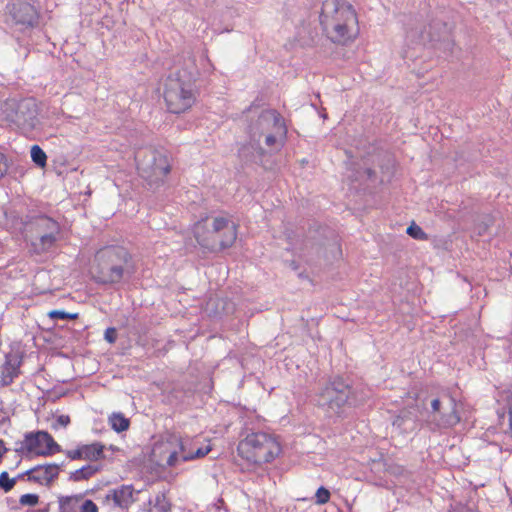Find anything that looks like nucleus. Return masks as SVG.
<instances>
[{
	"label": "nucleus",
	"mask_w": 512,
	"mask_h": 512,
	"mask_svg": "<svg viewBox=\"0 0 512 512\" xmlns=\"http://www.w3.org/2000/svg\"><path fill=\"white\" fill-rule=\"evenodd\" d=\"M199 70L193 57L184 58L174 66L164 84V100L170 113L180 114L196 101Z\"/></svg>",
	"instance_id": "obj_1"
},
{
	"label": "nucleus",
	"mask_w": 512,
	"mask_h": 512,
	"mask_svg": "<svg viewBox=\"0 0 512 512\" xmlns=\"http://www.w3.org/2000/svg\"><path fill=\"white\" fill-rule=\"evenodd\" d=\"M370 396V390L363 384H355L349 376L334 375L319 388L317 402L319 407L340 415L345 406L359 407Z\"/></svg>",
	"instance_id": "obj_2"
},
{
	"label": "nucleus",
	"mask_w": 512,
	"mask_h": 512,
	"mask_svg": "<svg viewBox=\"0 0 512 512\" xmlns=\"http://www.w3.org/2000/svg\"><path fill=\"white\" fill-rule=\"evenodd\" d=\"M320 25L327 38L345 45L358 33V18L353 6L343 0H324L319 15Z\"/></svg>",
	"instance_id": "obj_3"
},
{
	"label": "nucleus",
	"mask_w": 512,
	"mask_h": 512,
	"mask_svg": "<svg viewBox=\"0 0 512 512\" xmlns=\"http://www.w3.org/2000/svg\"><path fill=\"white\" fill-rule=\"evenodd\" d=\"M97 262L92 272V280L99 285H115L120 283L124 276L133 273L132 256L121 246H110L101 249L95 256Z\"/></svg>",
	"instance_id": "obj_4"
},
{
	"label": "nucleus",
	"mask_w": 512,
	"mask_h": 512,
	"mask_svg": "<svg viewBox=\"0 0 512 512\" xmlns=\"http://www.w3.org/2000/svg\"><path fill=\"white\" fill-rule=\"evenodd\" d=\"M26 227L27 247L31 256H42L48 253L60 240V223L44 213L28 216Z\"/></svg>",
	"instance_id": "obj_5"
},
{
	"label": "nucleus",
	"mask_w": 512,
	"mask_h": 512,
	"mask_svg": "<svg viewBox=\"0 0 512 512\" xmlns=\"http://www.w3.org/2000/svg\"><path fill=\"white\" fill-rule=\"evenodd\" d=\"M238 455L252 464L272 462L281 452L277 439L265 432H253L242 439L237 446Z\"/></svg>",
	"instance_id": "obj_6"
},
{
	"label": "nucleus",
	"mask_w": 512,
	"mask_h": 512,
	"mask_svg": "<svg viewBox=\"0 0 512 512\" xmlns=\"http://www.w3.org/2000/svg\"><path fill=\"white\" fill-rule=\"evenodd\" d=\"M38 114V105L32 97L21 100L10 99L2 106L3 120L22 134H29L37 128Z\"/></svg>",
	"instance_id": "obj_7"
},
{
	"label": "nucleus",
	"mask_w": 512,
	"mask_h": 512,
	"mask_svg": "<svg viewBox=\"0 0 512 512\" xmlns=\"http://www.w3.org/2000/svg\"><path fill=\"white\" fill-rule=\"evenodd\" d=\"M212 231L214 233H220L224 231L221 236V240L218 245L209 244L205 239L197 237V243L201 248L210 253H217L231 248L238 235V225L232 222L228 217L217 216L212 221Z\"/></svg>",
	"instance_id": "obj_8"
},
{
	"label": "nucleus",
	"mask_w": 512,
	"mask_h": 512,
	"mask_svg": "<svg viewBox=\"0 0 512 512\" xmlns=\"http://www.w3.org/2000/svg\"><path fill=\"white\" fill-rule=\"evenodd\" d=\"M8 20L21 29L34 28L39 22L35 0H12L6 5Z\"/></svg>",
	"instance_id": "obj_9"
},
{
	"label": "nucleus",
	"mask_w": 512,
	"mask_h": 512,
	"mask_svg": "<svg viewBox=\"0 0 512 512\" xmlns=\"http://www.w3.org/2000/svg\"><path fill=\"white\" fill-rule=\"evenodd\" d=\"M444 398L448 400V406L450 409V411L447 413L441 411L444 403L442 399L434 398L430 402V414L433 415L431 424L434 425V427L437 429L452 428L459 424L461 421V416L457 410L456 399L451 394L445 395Z\"/></svg>",
	"instance_id": "obj_10"
},
{
	"label": "nucleus",
	"mask_w": 512,
	"mask_h": 512,
	"mask_svg": "<svg viewBox=\"0 0 512 512\" xmlns=\"http://www.w3.org/2000/svg\"><path fill=\"white\" fill-rule=\"evenodd\" d=\"M273 129H276V133H287L282 116L274 109H267L263 110L256 122L249 126V135L252 141L260 142V138Z\"/></svg>",
	"instance_id": "obj_11"
},
{
	"label": "nucleus",
	"mask_w": 512,
	"mask_h": 512,
	"mask_svg": "<svg viewBox=\"0 0 512 512\" xmlns=\"http://www.w3.org/2000/svg\"><path fill=\"white\" fill-rule=\"evenodd\" d=\"M138 168L156 179L165 178L171 171V164L167 155L160 151L153 150L146 162H139Z\"/></svg>",
	"instance_id": "obj_12"
},
{
	"label": "nucleus",
	"mask_w": 512,
	"mask_h": 512,
	"mask_svg": "<svg viewBox=\"0 0 512 512\" xmlns=\"http://www.w3.org/2000/svg\"><path fill=\"white\" fill-rule=\"evenodd\" d=\"M59 473L60 466L57 463L38 464L28 469L27 480L49 487Z\"/></svg>",
	"instance_id": "obj_13"
},
{
	"label": "nucleus",
	"mask_w": 512,
	"mask_h": 512,
	"mask_svg": "<svg viewBox=\"0 0 512 512\" xmlns=\"http://www.w3.org/2000/svg\"><path fill=\"white\" fill-rule=\"evenodd\" d=\"M134 493L133 485H120L107 491L104 496V502L108 505L112 503L113 507L125 510L136 501Z\"/></svg>",
	"instance_id": "obj_14"
},
{
	"label": "nucleus",
	"mask_w": 512,
	"mask_h": 512,
	"mask_svg": "<svg viewBox=\"0 0 512 512\" xmlns=\"http://www.w3.org/2000/svg\"><path fill=\"white\" fill-rule=\"evenodd\" d=\"M22 358L12 353L5 355V361L0 367L1 379L0 387L11 385L14 380L21 374Z\"/></svg>",
	"instance_id": "obj_15"
},
{
	"label": "nucleus",
	"mask_w": 512,
	"mask_h": 512,
	"mask_svg": "<svg viewBox=\"0 0 512 512\" xmlns=\"http://www.w3.org/2000/svg\"><path fill=\"white\" fill-rule=\"evenodd\" d=\"M265 154L264 149L260 146V142L252 141L243 144L238 150V156L244 163H252L260 160Z\"/></svg>",
	"instance_id": "obj_16"
},
{
	"label": "nucleus",
	"mask_w": 512,
	"mask_h": 512,
	"mask_svg": "<svg viewBox=\"0 0 512 512\" xmlns=\"http://www.w3.org/2000/svg\"><path fill=\"white\" fill-rule=\"evenodd\" d=\"M447 24L442 20H433L429 26L428 30L425 28L424 31L421 32L419 38L420 41L425 42H434L439 41L444 33H446Z\"/></svg>",
	"instance_id": "obj_17"
},
{
	"label": "nucleus",
	"mask_w": 512,
	"mask_h": 512,
	"mask_svg": "<svg viewBox=\"0 0 512 512\" xmlns=\"http://www.w3.org/2000/svg\"><path fill=\"white\" fill-rule=\"evenodd\" d=\"M43 430H38L36 432H28L24 435V441L21 443L20 448H16L17 452H22L24 449L27 452H34L42 449L41 445L44 444L42 439Z\"/></svg>",
	"instance_id": "obj_18"
},
{
	"label": "nucleus",
	"mask_w": 512,
	"mask_h": 512,
	"mask_svg": "<svg viewBox=\"0 0 512 512\" xmlns=\"http://www.w3.org/2000/svg\"><path fill=\"white\" fill-rule=\"evenodd\" d=\"M147 505V512H171L172 507L164 490L158 491L154 497H150Z\"/></svg>",
	"instance_id": "obj_19"
},
{
	"label": "nucleus",
	"mask_w": 512,
	"mask_h": 512,
	"mask_svg": "<svg viewBox=\"0 0 512 512\" xmlns=\"http://www.w3.org/2000/svg\"><path fill=\"white\" fill-rule=\"evenodd\" d=\"M84 494L59 496V512H79V503L83 501Z\"/></svg>",
	"instance_id": "obj_20"
},
{
	"label": "nucleus",
	"mask_w": 512,
	"mask_h": 512,
	"mask_svg": "<svg viewBox=\"0 0 512 512\" xmlns=\"http://www.w3.org/2000/svg\"><path fill=\"white\" fill-rule=\"evenodd\" d=\"M105 446L99 442L81 445L82 458L89 461H98L103 459Z\"/></svg>",
	"instance_id": "obj_21"
},
{
	"label": "nucleus",
	"mask_w": 512,
	"mask_h": 512,
	"mask_svg": "<svg viewBox=\"0 0 512 512\" xmlns=\"http://www.w3.org/2000/svg\"><path fill=\"white\" fill-rule=\"evenodd\" d=\"M42 439L45 444L43 449L36 451L38 456H52L56 453L62 452V447L54 440L52 435L43 430Z\"/></svg>",
	"instance_id": "obj_22"
},
{
	"label": "nucleus",
	"mask_w": 512,
	"mask_h": 512,
	"mask_svg": "<svg viewBox=\"0 0 512 512\" xmlns=\"http://www.w3.org/2000/svg\"><path fill=\"white\" fill-rule=\"evenodd\" d=\"M99 471L98 466L94 465H84L81 468L73 471L69 475V480L74 482H79L82 480H88L93 475H95Z\"/></svg>",
	"instance_id": "obj_23"
},
{
	"label": "nucleus",
	"mask_w": 512,
	"mask_h": 512,
	"mask_svg": "<svg viewBox=\"0 0 512 512\" xmlns=\"http://www.w3.org/2000/svg\"><path fill=\"white\" fill-rule=\"evenodd\" d=\"M393 426L403 430L404 432H409L415 428L416 420L409 412L403 411L395 418Z\"/></svg>",
	"instance_id": "obj_24"
},
{
	"label": "nucleus",
	"mask_w": 512,
	"mask_h": 512,
	"mask_svg": "<svg viewBox=\"0 0 512 512\" xmlns=\"http://www.w3.org/2000/svg\"><path fill=\"white\" fill-rule=\"evenodd\" d=\"M109 424L115 432L121 433L129 429L130 420L124 414L114 412L109 416Z\"/></svg>",
	"instance_id": "obj_25"
},
{
	"label": "nucleus",
	"mask_w": 512,
	"mask_h": 512,
	"mask_svg": "<svg viewBox=\"0 0 512 512\" xmlns=\"http://www.w3.org/2000/svg\"><path fill=\"white\" fill-rule=\"evenodd\" d=\"M180 450H181V462H187L196 458H203L205 457L210 451V446H202L197 448L193 453H185L184 445L181 442L180 443Z\"/></svg>",
	"instance_id": "obj_26"
},
{
	"label": "nucleus",
	"mask_w": 512,
	"mask_h": 512,
	"mask_svg": "<svg viewBox=\"0 0 512 512\" xmlns=\"http://www.w3.org/2000/svg\"><path fill=\"white\" fill-rule=\"evenodd\" d=\"M30 156L36 166L44 168L47 165V155L39 145L35 144L31 147Z\"/></svg>",
	"instance_id": "obj_27"
},
{
	"label": "nucleus",
	"mask_w": 512,
	"mask_h": 512,
	"mask_svg": "<svg viewBox=\"0 0 512 512\" xmlns=\"http://www.w3.org/2000/svg\"><path fill=\"white\" fill-rule=\"evenodd\" d=\"M406 233L415 240L426 241L429 239L428 234L415 222H412L407 227Z\"/></svg>",
	"instance_id": "obj_28"
},
{
	"label": "nucleus",
	"mask_w": 512,
	"mask_h": 512,
	"mask_svg": "<svg viewBox=\"0 0 512 512\" xmlns=\"http://www.w3.org/2000/svg\"><path fill=\"white\" fill-rule=\"evenodd\" d=\"M39 503V495L35 493H27L23 494L19 498V506L13 507V509L17 510L21 506H29L34 507Z\"/></svg>",
	"instance_id": "obj_29"
},
{
	"label": "nucleus",
	"mask_w": 512,
	"mask_h": 512,
	"mask_svg": "<svg viewBox=\"0 0 512 512\" xmlns=\"http://www.w3.org/2000/svg\"><path fill=\"white\" fill-rule=\"evenodd\" d=\"M17 483V478H10L7 471H3L0 474V489H2L5 493L10 492L15 484Z\"/></svg>",
	"instance_id": "obj_30"
},
{
	"label": "nucleus",
	"mask_w": 512,
	"mask_h": 512,
	"mask_svg": "<svg viewBox=\"0 0 512 512\" xmlns=\"http://www.w3.org/2000/svg\"><path fill=\"white\" fill-rule=\"evenodd\" d=\"M330 497V491L326 487L320 486L315 493V503L318 505H324L329 502Z\"/></svg>",
	"instance_id": "obj_31"
},
{
	"label": "nucleus",
	"mask_w": 512,
	"mask_h": 512,
	"mask_svg": "<svg viewBox=\"0 0 512 512\" xmlns=\"http://www.w3.org/2000/svg\"><path fill=\"white\" fill-rule=\"evenodd\" d=\"M51 319L56 320H74L78 318L77 313H69L64 310H52L48 313Z\"/></svg>",
	"instance_id": "obj_32"
},
{
	"label": "nucleus",
	"mask_w": 512,
	"mask_h": 512,
	"mask_svg": "<svg viewBox=\"0 0 512 512\" xmlns=\"http://www.w3.org/2000/svg\"><path fill=\"white\" fill-rule=\"evenodd\" d=\"M376 173L372 168L366 167L361 168L356 171V174L351 176L353 181H359L363 178L367 180H372L375 177Z\"/></svg>",
	"instance_id": "obj_33"
},
{
	"label": "nucleus",
	"mask_w": 512,
	"mask_h": 512,
	"mask_svg": "<svg viewBox=\"0 0 512 512\" xmlns=\"http://www.w3.org/2000/svg\"><path fill=\"white\" fill-rule=\"evenodd\" d=\"M287 133H276V129H273L265 134V144L268 147H273L277 143L278 138H284Z\"/></svg>",
	"instance_id": "obj_34"
},
{
	"label": "nucleus",
	"mask_w": 512,
	"mask_h": 512,
	"mask_svg": "<svg viewBox=\"0 0 512 512\" xmlns=\"http://www.w3.org/2000/svg\"><path fill=\"white\" fill-rule=\"evenodd\" d=\"M502 398L505 401L504 408L507 410L509 415V432L512 437V391L502 395Z\"/></svg>",
	"instance_id": "obj_35"
},
{
	"label": "nucleus",
	"mask_w": 512,
	"mask_h": 512,
	"mask_svg": "<svg viewBox=\"0 0 512 512\" xmlns=\"http://www.w3.org/2000/svg\"><path fill=\"white\" fill-rule=\"evenodd\" d=\"M10 162L8 157L0 151V180L8 174Z\"/></svg>",
	"instance_id": "obj_36"
},
{
	"label": "nucleus",
	"mask_w": 512,
	"mask_h": 512,
	"mask_svg": "<svg viewBox=\"0 0 512 512\" xmlns=\"http://www.w3.org/2000/svg\"><path fill=\"white\" fill-rule=\"evenodd\" d=\"M79 512H98L97 505L90 499L84 500L79 503Z\"/></svg>",
	"instance_id": "obj_37"
},
{
	"label": "nucleus",
	"mask_w": 512,
	"mask_h": 512,
	"mask_svg": "<svg viewBox=\"0 0 512 512\" xmlns=\"http://www.w3.org/2000/svg\"><path fill=\"white\" fill-rule=\"evenodd\" d=\"M212 510H215V512H229L224 500L222 498H218L214 503L211 504L207 508V511L210 512Z\"/></svg>",
	"instance_id": "obj_38"
},
{
	"label": "nucleus",
	"mask_w": 512,
	"mask_h": 512,
	"mask_svg": "<svg viewBox=\"0 0 512 512\" xmlns=\"http://www.w3.org/2000/svg\"><path fill=\"white\" fill-rule=\"evenodd\" d=\"M69 415H60L56 418L55 422L52 424V428L57 430L59 427H66L70 424Z\"/></svg>",
	"instance_id": "obj_39"
},
{
	"label": "nucleus",
	"mask_w": 512,
	"mask_h": 512,
	"mask_svg": "<svg viewBox=\"0 0 512 512\" xmlns=\"http://www.w3.org/2000/svg\"><path fill=\"white\" fill-rule=\"evenodd\" d=\"M104 339L110 344L115 343L117 339L116 328L108 327L104 332Z\"/></svg>",
	"instance_id": "obj_40"
},
{
	"label": "nucleus",
	"mask_w": 512,
	"mask_h": 512,
	"mask_svg": "<svg viewBox=\"0 0 512 512\" xmlns=\"http://www.w3.org/2000/svg\"><path fill=\"white\" fill-rule=\"evenodd\" d=\"M179 461H181V453L179 454L177 451H172L167 457L166 464L169 467H174Z\"/></svg>",
	"instance_id": "obj_41"
},
{
	"label": "nucleus",
	"mask_w": 512,
	"mask_h": 512,
	"mask_svg": "<svg viewBox=\"0 0 512 512\" xmlns=\"http://www.w3.org/2000/svg\"><path fill=\"white\" fill-rule=\"evenodd\" d=\"M66 456L71 459V460H80V459H83L82 458V450H81V446H79L77 449L75 450H68L66 451Z\"/></svg>",
	"instance_id": "obj_42"
},
{
	"label": "nucleus",
	"mask_w": 512,
	"mask_h": 512,
	"mask_svg": "<svg viewBox=\"0 0 512 512\" xmlns=\"http://www.w3.org/2000/svg\"><path fill=\"white\" fill-rule=\"evenodd\" d=\"M447 512H462V508L458 507V506H451V508L447 511Z\"/></svg>",
	"instance_id": "obj_43"
},
{
	"label": "nucleus",
	"mask_w": 512,
	"mask_h": 512,
	"mask_svg": "<svg viewBox=\"0 0 512 512\" xmlns=\"http://www.w3.org/2000/svg\"><path fill=\"white\" fill-rule=\"evenodd\" d=\"M50 510V504H47L44 508L38 509L35 512H49Z\"/></svg>",
	"instance_id": "obj_44"
},
{
	"label": "nucleus",
	"mask_w": 512,
	"mask_h": 512,
	"mask_svg": "<svg viewBox=\"0 0 512 512\" xmlns=\"http://www.w3.org/2000/svg\"><path fill=\"white\" fill-rule=\"evenodd\" d=\"M27 473H28V470H26L23 473L18 474L15 478H17V481H18L19 479H22L25 476L27 477Z\"/></svg>",
	"instance_id": "obj_45"
},
{
	"label": "nucleus",
	"mask_w": 512,
	"mask_h": 512,
	"mask_svg": "<svg viewBox=\"0 0 512 512\" xmlns=\"http://www.w3.org/2000/svg\"><path fill=\"white\" fill-rule=\"evenodd\" d=\"M64 465H65V463H64V462H62V463L58 464V466H60V470L64 467Z\"/></svg>",
	"instance_id": "obj_46"
}]
</instances>
